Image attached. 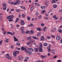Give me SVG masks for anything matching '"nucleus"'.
Returning <instances> with one entry per match:
<instances>
[{
  "mask_svg": "<svg viewBox=\"0 0 62 62\" xmlns=\"http://www.w3.org/2000/svg\"><path fill=\"white\" fill-rule=\"evenodd\" d=\"M13 21V19H10L9 20V21L10 22H11V21Z\"/></svg>",
  "mask_w": 62,
  "mask_h": 62,
  "instance_id": "obj_50",
  "label": "nucleus"
},
{
  "mask_svg": "<svg viewBox=\"0 0 62 62\" xmlns=\"http://www.w3.org/2000/svg\"><path fill=\"white\" fill-rule=\"evenodd\" d=\"M16 44L17 45H20V43L19 42H17L16 43Z\"/></svg>",
  "mask_w": 62,
  "mask_h": 62,
  "instance_id": "obj_25",
  "label": "nucleus"
},
{
  "mask_svg": "<svg viewBox=\"0 0 62 62\" xmlns=\"http://www.w3.org/2000/svg\"><path fill=\"white\" fill-rule=\"evenodd\" d=\"M55 20H57V19H58V17H55Z\"/></svg>",
  "mask_w": 62,
  "mask_h": 62,
  "instance_id": "obj_45",
  "label": "nucleus"
},
{
  "mask_svg": "<svg viewBox=\"0 0 62 62\" xmlns=\"http://www.w3.org/2000/svg\"><path fill=\"white\" fill-rule=\"evenodd\" d=\"M56 28H53V30L54 32H55V31H56Z\"/></svg>",
  "mask_w": 62,
  "mask_h": 62,
  "instance_id": "obj_30",
  "label": "nucleus"
},
{
  "mask_svg": "<svg viewBox=\"0 0 62 62\" xmlns=\"http://www.w3.org/2000/svg\"><path fill=\"white\" fill-rule=\"evenodd\" d=\"M27 19L28 21H30V20L31 19V18H30V17H27Z\"/></svg>",
  "mask_w": 62,
  "mask_h": 62,
  "instance_id": "obj_35",
  "label": "nucleus"
},
{
  "mask_svg": "<svg viewBox=\"0 0 62 62\" xmlns=\"http://www.w3.org/2000/svg\"><path fill=\"white\" fill-rule=\"evenodd\" d=\"M16 12H20V10L19 9H16Z\"/></svg>",
  "mask_w": 62,
  "mask_h": 62,
  "instance_id": "obj_37",
  "label": "nucleus"
},
{
  "mask_svg": "<svg viewBox=\"0 0 62 62\" xmlns=\"http://www.w3.org/2000/svg\"><path fill=\"white\" fill-rule=\"evenodd\" d=\"M43 47V46H42V45L41 43H40L39 45V52H43L42 49V48H42Z\"/></svg>",
  "mask_w": 62,
  "mask_h": 62,
  "instance_id": "obj_1",
  "label": "nucleus"
},
{
  "mask_svg": "<svg viewBox=\"0 0 62 62\" xmlns=\"http://www.w3.org/2000/svg\"><path fill=\"white\" fill-rule=\"evenodd\" d=\"M28 50H29V51H32V52L34 51V49H33V48H28Z\"/></svg>",
  "mask_w": 62,
  "mask_h": 62,
  "instance_id": "obj_7",
  "label": "nucleus"
},
{
  "mask_svg": "<svg viewBox=\"0 0 62 62\" xmlns=\"http://www.w3.org/2000/svg\"><path fill=\"white\" fill-rule=\"evenodd\" d=\"M13 55L15 56H16L17 55V54L16 53L15 51L13 52Z\"/></svg>",
  "mask_w": 62,
  "mask_h": 62,
  "instance_id": "obj_22",
  "label": "nucleus"
},
{
  "mask_svg": "<svg viewBox=\"0 0 62 62\" xmlns=\"http://www.w3.org/2000/svg\"><path fill=\"white\" fill-rule=\"evenodd\" d=\"M6 56V58H8V59H11V57L10 56L9 54H7Z\"/></svg>",
  "mask_w": 62,
  "mask_h": 62,
  "instance_id": "obj_3",
  "label": "nucleus"
},
{
  "mask_svg": "<svg viewBox=\"0 0 62 62\" xmlns=\"http://www.w3.org/2000/svg\"><path fill=\"white\" fill-rule=\"evenodd\" d=\"M59 32L60 33H62V30H61L59 29Z\"/></svg>",
  "mask_w": 62,
  "mask_h": 62,
  "instance_id": "obj_42",
  "label": "nucleus"
},
{
  "mask_svg": "<svg viewBox=\"0 0 62 62\" xmlns=\"http://www.w3.org/2000/svg\"><path fill=\"white\" fill-rule=\"evenodd\" d=\"M31 43H31L29 42H28L27 43V45H29L30 47H31V46H32V45L31 44Z\"/></svg>",
  "mask_w": 62,
  "mask_h": 62,
  "instance_id": "obj_11",
  "label": "nucleus"
},
{
  "mask_svg": "<svg viewBox=\"0 0 62 62\" xmlns=\"http://www.w3.org/2000/svg\"><path fill=\"white\" fill-rule=\"evenodd\" d=\"M23 50L25 51H26V49L25 48H24V49Z\"/></svg>",
  "mask_w": 62,
  "mask_h": 62,
  "instance_id": "obj_56",
  "label": "nucleus"
},
{
  "mask_svg": "<svg viewBox=\"0 0 62 62\" xmlns=\"http://www.w3.org/2000/svg\"><path fill=\"white\" fill-rule=\"evenodd\" d=\"M15 52L16 54H18L19 53V52L18 51H15Z\"/></svg>",
  "mask_w": 62,
  "mask_h": 62,
  "instance_id": "obj_39",
  "label": "nucleus"
},
{
  "mask_svg": "<svg viewBox=\"0 0 62 62\" xmlns=\"http://www.w3.org/2000/svg\"><path fill=\"white\" fill-rule=\"evenodd\" d=\"M10 25L11 26L12 28H13V26L12 25V24H10Z\"/></svg>",
  "mask_w": 62,
  "mask_h": 62,
  "instance_id": "obj_54",
  "label": "nucleus"
},
{
  "mask_svg": "<svg viewBox=\"0 0 62 62\" xmlns=\"http://www.w3.org/2000/svg\"><path fill=\"white\" fill-rule=\"evenodd\" d=\"M11 4H13V5H16L15 2V3H13V2H11Z\"/></svg>",
  "mask_w": 62,
  "mask_h": 62,
  "instance_id": "obj_32",
  "label": "nucleus"
},
{
  "mask_svg": "<svg viewBox=\"0 0 62 62\" xmlns=\"http://www.w3.org/2000/svg\"><path fill=\"white\" fill-rule=\"evenodd\" d=\"M29 33V31H26V33H27V34H28Z\"/></svg>",
  "mask_w": 62,
  "mask_h": 62,
  "instance_id": "obj_49",
  "label": "nucleus"
},
{
  "mask_svg": "<svg viewBox=\"0 0 62 62\" xmlns=\"http://www.w3.org/2000/svg\"><path fill=\"white\" fill-rule=\"evenodd\" d=\"M57 7V5L56 4H54L53 5V7L54 8H56Z\"/></svg>",
  "mask_w": 62,
  "mask_h": 62,
  "instance_id": "obj_18",
  "label": "nucleus"
},
{
  "mask_svg": "<svg viewBox=\"0 0 62 62\" xmlns=\"http://www.w3.org/2000/svg\"><path fill=\"white\" fill-rule=\"evenodd\" d=\"M42 16H39V19H40L41 18Z\"/></svg>",
  "mask_w": 62,
  "mask_h": 62,
  "instance_id": "obj_55",
  "label": "nucleus"
},
{
  "mask_svg": "<svg viewBox=\"0 0 62 62\" xmlns=\"http://www.w3.org/2000/svg\"><path fill=\"white\" fill-rule=\"evenodd\" d=\"M24 28L23 27H21L20 28V30L21 31L24 30Z\"/></svg>",
  "mask_w": 62,
  "mask_h": 62,
  "instance_id": "obj_15",
  "label": "nucleus"
},
{
  "mask_svg": "<svg viewBox=\"0 0 62 62\" xmlns=\"http://www.w3.org/2000/svg\"><path fill=\"white\" fill-rule=\"evenodd\" d=\"M30 42L31 43H33L35 42V40L32 39H31L30 40Z\"/></svg>",
  "mask_w": 62,
  "mask_h": 62,
  "instance_id": "obj_8",
  "label": "nucleus"
},
{
  "mask_svg": "<svg viewBox=\"0 0 62 62\" xmlns=\"http://www.w3.org/2000/svg\"><path fill=\"white\" fill-rule=\"evenodd\" d=\"M59 12H62V9L59 10Z\"/></svg>",
  "mask_w": 62,
  "mask_h": 62,
  "instance_id": "obj_61",
  "label": "nucleus"
},
{
  "mask_svg": "<svg viewBox=\"0 0 62 62\" xmlns=\"http://www.w3.org/2000/svg\"><path fill=\"white\" fill-rule=\"evenodd\" d=\"M52 53L53 54H55V51L54 50H53L52 51Z\"/></svg>",
  "mask_w": 62,
  "mask_h": 62,
  "instance_id": "obj_33",
  "label": "nucleus"
},
{
  "mask_svg": "<svg viewBox=\"0 0 62 62\" xmlns=\"http://www.w3.org/2000/svg\"><path fill=\"white\" fill-rule=\"evenodd\" d=\"M15 2L16 3V5H17L18 3H21V1L20 0H17V1Z\"/></svg>",
  "mask_w": 62,
  "mask_h": 62,
  "instance_id": "obj_6",
  "label": "nucleus"
},
{
  "mask_svg": "<svg viewBox=\"0 0 62 62\" xmlns=\"http://www.w3.org/2000/svg\"><path fill=\"white\" fill-rule=\"evenodd\" d=\"M24 49V47L23 46L21 48V49L22 51H23V49Z\"/></svg>",
  "mask_w": 62,
  "mask_h": 62,
  "instance_id": "obj_38",
  "label": "nucleus"
},
{
  "mask_svg": "<svg viewBox=\"0 0 62 62\" xmlns=\"http://www.w3.org/2000/svg\"><path fill=\"white\" fill-rule=\"evenodd\" d=\"M45 11H46L45 10H43L41 12V13L42 14L44 13H45Z\"/></svg>",
  "mask_w": 62,
  "mask_h": 62,
  "instance_id": "obj_34",
  "label": "nucleus"
},
{
  "mask_svg": "<svg viewBox=\"0 0 62 62\" xmlns=\"http://www.w3.org/2000/svg\"><path fill=\"white\" fill-rule=\"evenodd\" d=\"M2 5L4 7H6L7 5V4H6V3H4Z\"/></svg>",
  "mask_w": 62,
  "mask_h": 62,
  "instance_id": "obj_36",
  "label": "nucleus"
},
{
  "mask_svg": "<svg viewBox=\"0 0 62 62\" xmlns=\"http://www.w3.org/2000/svg\"><path fill=\"white\" fill-rule=\"evenodd\" d=\"M30 26H33V24H31L30 25Z\"/></svg>",
  "mask_w": 62,
  "mask_h": 62,
  "instance_id": "obj_63",
  "label": "nucleus"
},
{
  "mask_svg": "<svg viewBox=\"0 0 62 62\" xmlns=\"http://www.w3.org/2000/svg\"><path fill=\"white\" fill-rule=\"evenodd\" d=\"M5 42H8V41H7V40H5L4 41Z\"/></svg>",
  "mask_w": 62,
  "mask_h": 62,
  "instance_id": "obj_62",
  "label": "nucleus"
},
{
  "mask_svg": "<svg viewBox=\"0 0 62 62\" xmlns=\"http://www.w3.org/2000/svg\"><path fill=\"white\" fill-rule=\"evenodd\" d=\"M2 42H3V40H1L0 41V45H1V44H2Z\"/></svg>",
  "mask_w": 62,
  "mask_h": 62,
  "instance_id": "obj_44",
  "label": "nucleus"
},
{
  "mask_svg": "<svg viewBox=\"0 0 62 62\" xmlns=\"http://www.w3.org/2000/svg\"><path fill=\"white\" fill-rule=\"evenodd\" d=\"M41 8L43 9H45L46 8V7L44 6H42L41 7Z\"/></svg>",
  "mask_w": 62,
  "mask_h": 62,
  "instance_id": "obj_12",
  "label": "nucleus"
},
{
  "mask_svg": "<svg viewBox=\"0 0 62 62\" xmlns=\"http://www.w3.org/2000/svg\"><path fill=\"white\" fill-rule=\"evenodd\" d=\"M33 9V8L32 7L30 9V10L31 11H32Z\"/></svg>",
  "mask_w": 62,
  "mask_h": 62,
  "instance_id": "obj_53",
  "label": "nucleus"
},
{
  "mask_svg": "<svg viewBox=\"0 0 62 62\" xmlns=\"http://www.w3.org/2000/svg\"><path fill=\"white\" fill-rule=\"evenodd\" d=\"M29 59V57H27L25 58V59L26 60H27Z\"/></svg>",
  "mask_w": 62,
  "mask_h": 62,
  "instance_id": "obj_52",
  "label": "nucleus"
},
{
  "mask_svg": "<svg viewBox=\"0 0 62 62\" xmlns=\"http://www.w3.org/2000/svg\"><path fill=\"white\" fill-rule=\"evenodd\" d=\"M13 38L14 39V41H18V39H16V37L14 36L13 37Z\"/></svg>",
  "mask_w": 62,
  "mask_h": 62,
  "instance_id": "obj_19",
  "label": "nucleus"
},
{
  "mask_svg": "<svg viewBox=\"0 0 62 62\" xmlns=\"http://www.w3.org/2000/svg\"><path fill=\"white\" fill-rule=\"evenodd\" d=\"M32 38L33 39H39V38H37L35 36L32 37Z\"/></svg>",
  "mask_w": 62,
  "mask_h": 62,
  "instance_id": "obj_13",
  "label": "nucleus"
},
{
  "mask_svg": "<svg viewBox=\"0 0 62 62\" xmlns=\"http://www.w3.org/2000/svg\"><path fill=\"white\" fill-rule=\"evenodd\" d=\"M56 39L57 40H60V37L59 36H57L56 37Z\"/></svg>",
  "mask_w": 62,
  "mask_h": 62,
  "instance_id": "obj_9",
  "label": "nucleus"
},
{
  "mask_svg": "<svg viewBox=\"0 0 62 62\" xmlns=\"http://www.w3.org/2000/svg\"><path fill=\"white\" fill-rule=\"evenodd\" d=\"M56 3V1H55L54 0H53L52 1V4H54V3Z\"/></svg>",
  "mask_w": 62,
  "mask_h": 62,
  "instance_id": "obj_29",
  "label": "nucleus"
},
{
  "mask_svg": "<svg viewBox=\"0 0 62 62\" xmlns=\"http://www.w3.org/2000/svg\"><path fill=\"white\" fill-rule=\"evenodd\" d=\"M35 5H36V6H37V7H39V6H40V5H39V4L38 3H35Z\"/></svg>",
  "mask_w": 62,
  "mask_h": 62,
  "instance_id": "obj_17",
  "label": "nucleus"
},
{
  "mask_svg": "<svg viewBox=\"0 0 62 62\" xmlns=\"http://www.w3.org/2000/svg\"><path fill=\"white\" fill-rule=\"evenodd\" d=\"M28 54H32V52H31L29 51L28 52Z\"/></svg>",
  "mask_w": 62,
  "mask_h": 62,
  "instance_id": "obj_43",
  "label": "nucleus"
},
{
  "mask_svg": "<svg viewBox=\"0 0 62 62\" xmlns=\"http://www.w3.org/2000/svg\"><path fill=\"white\" fill-rule=\"evenodd\" d=\"M13 17H14V16L13 15H10L9 16H7V18L8 20L11 19L13 18Z\"/></svg>",
  "mask_w": 62,
  "mask_h": 62,
  "instance_id": "obj_2",
  "label": "nucleus"
},
{
  "mask_svg": "<svg viewBox=\"0 0 62 62\" xmlns=\"http://www.w3.org/2000/svg\"><path fill=\"white\" fill-rule=\"evenodd\" d=\"M31 39V37L29 36L27 38V40H30Z\"/></svg>",
  "mask_w": 62,
  "mask_h": 62,
  "instance_id": "obj_24",
  "label": "nucleus"
},
{
  "mask_svg": "<svg viewBox=\"0 0 62 62\" xmlns=\"http://www.w3.org/2000/svg\"><path fill=\"white\" fill-rule=\"evenodd\" d=\"M60 20L61 21H62V17H60Z\"/></svg>",
  "mask_w": 62,
  "mask_h": 62,
  "instance_id": "obj_64",
  "label": "nucleus"
},
{
  "mask_svg": "<svg viewBox=\"0 0 62 62\" xmlns=\"http://www.w3.org/2000/svg\"><path fill=\"white\" fill-rule=\"evenodd\" d=\"M37 29L38 31H41V30H42V29L39 28H37Z\"/></svg>",
  "mask_w": 62,
  "mask_h": 62,
  "instance_id": "obj_16",
  "label": "nucleus"
},
{
  "mask_svg": "<svg viewBox=\"0 0 62 62\" xmlns=\"http://www.w3.org/2000/svg\"><path fill=\"white\" fill-rule=\"evenodd\" d=\"M21 25H24L25 23L24 22V21L23 20H21Z\"/></svg>",
  "mask_w": 62,
  "mask_h": 62,
  "instance_id": "obj_5",
  "label": "nucleus"
},
{
  "mask_svg": "<svg viewBox=\"0 0 62 62\" xmlns=\"http://www.w3.org/2000/svg\"><path fill=\"white\" fill-rule=\"evenodd\" d=\"M40 35V33H38L37 34V36L38 37Z\"/></svg>",
  "mask_w": 62,
  "mask_h": 62,
  "instance_id": "obj_59",
  "label": "nucleus"
},
{
  "mask_svg": "<svg viewBox=\"0 0 62 62\" xmlns=\"http://www.w3.org/2000/svg\"><path fill=\"white\" fill-rule=\"evenodd\" d=\"M20 7L21 8H22V9H25V7L23 6H21Z\"/></svg>",
  "mask_w": 62,
  "mask_h": 62,
  "instance_id": "obj_27",
  "label": "nucleus"
},
{
  "mask_svg": "<svg viewBox=\"0 0 62 62\" xmlns=\"http://www.w3.org/2000/svg\"><path fill=\"white\" fill-rule=\"evenodd\" d=\"M3 10H6L7 9V7L6 6H3Z\"/></svg>",
  "mask_w": 62,
  "mask_h": 62,
  "instance_id": "obj_23",
  "label": "nucleus"
},
{
  "mask_svg": "<svg viewBox=\"0 0 62 62\" xmlns=\"http://www.w3.org/2000/svg\"><path fill=\"white\" fill-rule=\"evenodd\" d=\"M31 33H30V35H31L32 34H33V33H34V31L33 30H31Z\"/></svg>",
  "mask_w": 62,
  "mask_h": 62,
  "instance_id": "obj_31",
  "label": "nucleus"
},
{
  "mask_svg": "<svg viewBox=\"0 0 62 62\" xmlns=\"http://www.w3.org/2000/svg\"><path fill=\"white\" fill-rule=\"evenodd\" d=\"M23 57L22 56H20L18 57V59L19 60H23Z\"/></svg>",
  "mask_w": 62,
  "mask_h": 62,
  "instance_id": "obj_4",
  "label": "nucleus"
},
{
  "mask_svg": "<svg viewBox=\"0 0 62 62\" xmlns=\"http://www.w3.org/2000/svg\"><path fill=\"white\" fill-rule=\"evenodd\" d=\"M44 18L46 20H47V19H48V17H44Z\"/></svg>",
  "mask_w": 62,
  "mask_h": 62,
  "instance_id": "obj_46",
  "label": "nucleus"
},
{
  "mask_svg": "<svg viewBox=\"0 0 62 62\" xmlns=\"http://www.w3.org/2000/svg\"><path fill=\"white\" fill-rule=\"evenodd\" d=\"M7 34L9 35H14V34L10 32H7Z\"/></svg>",
  "mask_w": 62,
  "mask_h": 62,
  "instance_id": "obj_10",
  "label": "nucleus"
},
{
  "mask_svg": "<svg viewBox=\"0 0 62 62\" xmlns=\"http://www.w3.org/2000/svg\"><path fill=\"white\" fill-rule=\"evenodd\" d=\"M41 40H44V36H42L41 37Z\"/></svg>",
  "mask_w": 62,
  "mask_h": 62,
  "instance_id": "obj_20",
  "label": "nucleus"
},
{
  "mask_svg": "<svg viewBox=\"0 0 62 62\" xmlns=\"http://www.w3.org/2000/svg\"><path fill=\"white\" fill-rule=\"evenodd\" d=\"M44 46H47V44L46 43H44L43 44Z\"/></svg>",
  "mask_w": 62,
  "mask_h": 62,
  "instance_id": "obj_28",
  "label": "nucleus"
},
{
  "mask_svg": "<svg viewBox=\"0 0 62 62\" xmlns=\"http://www.w3.org/2000/svg\"><path fill=\"white\" fill-rule=\"evenodd\" d=\"M41 25L42 26H44V24H43V23H42L41 24Z\"/></svg>",
  "mask_w": 62,
  "mask_h": 62,
  "instance_id": "obj_60",
  "label": "nucleus"
},
{
  "mask_svg": "<svg viewBox=\"0 0 62 62\" xmlns=\"http://www.w3.org/2000/svg\"><path fill=\"white\" fill-rule=\"evenodd\" d=\"M19 26H20V25H19V24H17L16 25V27L17 28H18V27H19Z\"/></svg>",
  "mask_w": 62,
  "mask_h": 62,
  "instance_id": "obj_48",
  "label": "nucleus"
},
{
  "mask_svg": "<svg viewBox=\"0 0 62 62\" xmlns=\"http://www.w3.org/2000/svg\"><path fill=\"white\" fill-rule=\"evenodd\" d=\"M50 46H48L47 47V49H48V52H51V49H50Z\"/></svg>",
  "mask_w": 62,
  "mask_h": 62,
  "instance_id": "obj_14",
  "label": "nucleus"
},
{
  "mask_svg": "<svg viewBox=\"0 0 62 62\" xmlns=\"http://www.w3.org/2000/svg\"><path fill=\"white\" fill-rule=\"evenodd\" d=\"M19 20V18H16V22H15V23H17V22H18Z\"/></svg>",
  "mask_w": 62,
  "mask_h": 62,
  "instance_id": "obj_21",
  "label": "nucleus"
},
{
  "mask_svg": "<svg viewBox=\"0 0 62 62\" xmlns=\"http://www.w3.org/2000/svg\"><path fill=\"white\" fill-rule=\"evenodd\" d=\"M6 31H3V34H4V35H6Z\"/></svg>",
  "mask_w": 62,
  "mask_h": 62,
  "instance_id": "obj_41",
  "label": "nucleus"
},
{
  "mask_svg": "<svg viewBox=\"0 0 62 62\" xmlns=\"http://www.w3.org/2000/svg\"><path fill=\"white\" fill-rule=\"evenodd\" d=\"M38 49L37 48H35L34 49V51L36 52H38Z\"/></svg>",
  "mask_w": 62,
  "mask_h": 62,
  "instance_id": "obj_26",
  "label": "nucleus"
},
{
  "mask_svg": "<svg viewBox=\"0 0 62 62\" xmlns=\"http://www.w3.org/2000/svg\"><path fill=\"white\" fill-rule=\"evenodd\" d=\"M22 16L23 18H24L25 16V15L24 14H22Z\"/></svg>",
  "mask_w": 62,
  "mask_h": 62,
  "instance_id": "obj_40",
  "label": "nucleus"
},
{
  "mask_svg": "<svg viewBox=\"0 0 62 62\" xmlns=\"http://www.w3.org/2000/svg\"><path fill=\"white\" fill-rule=\"evenodd\" d=\"M56 17V15H54L53 16V18H55Z\"/></svg>",
  "mask_w": 62,
  "mask_h": 62,
  "instance_id": "obj_58",
  "label": "nucleus"
},
{
  "mask_svg": "<svg viewBox=\"0 0 62 62\" xmlns=\"http://www.w3.org/2000/svg\"><path fill=\"white\" fill-rule=\"evenodd\" d=\"M51 37L52 38H55V37L53 35H51Z\"/></svg>",
  "mask_w": 62,
  "mask_h": 62,
  "instance_id": "obj_47",
  "label": "nucleus"
},
{
  "mask_svg": "<svg viewBox=\"0 0 62 62\" xmlns=\"http://www.w3.org/2000/svg\"><path fill=\"white\" fill-rule=\"evenodd\" d=\"M57 57V56L56 55L55 56H54V59H55V58H56Z\"/></svg>",
  "mask_w": 62,
  "mask_h": 62,
  "instance_id": "obj_51",
  "label": "nucleus"
},
{
  "mask_svg": "<svg viewBox=\"0 0 62 62\" xmlns=\"http://www.w3.org/2000/svg\"><path fill=\"white\" fill-rule=\"evenodd\" d=\"M61 62V61L60 60H58V62Z\"/></svg>",
  "mask_w": 62,
  "mask_h": 62,
  "instance_id": "obj_57",
  "label": "nucleus"
}]
</instances>
